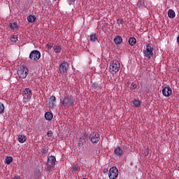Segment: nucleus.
<instances>
[{"label": "nucleus", "mask_w": 179, "mask_h": 179, "mask_svg": "<svg viewBox=\"0 0 179 179\" xmlns=\"http://www.w3.org/2000/svg\"><path fill=\"white\" fill-rule=\"evenodd\" d=\"M60 106L64 108H71L75 106V99L71 95L66 94L60 98Z\"/></svg>", "instance_id": "1"}, {"label": "nucleus", "mask_w": 179, "mask_h": 179, "mask_svg": "<svg viewBox=\"0 0 179 179\" xmlns=\"http://www.w3.org/2000/svg\"><path fill=\"white\" fill-rule=\"evenodd\" d=\"M56 162H57V158H55V157L50 156L48 157L47 164H46L47 171H49V173H51V171H54Z\"/></svg>", "instance_id": "2"}, {"label": "nucleus", "mask_w": 179, "mask_h": 179, "mask_svg": "<svg viewBox=\"0 0 179 179\" xmlns=\"http://www.w3.org/2000/svg\"><path fill=\"white\" fill-rule=\"evenodd\" d=\"M41 58V53L38 50H32L29 54V59L31 62H38Z\"/></svg>", "instance_id": "3"}, {"label": "nucleus", "mask_w": 179, "mask_h": 179, "mask_svg": "<svg viewBox=\"0 0 179 179\" xmlns=\"http://www.w3.org/2000/svg\"><path fill=\"white\" fill-rule=\"evenodd\" d=\"M120 68H121V64L118 60H113L110 62L109 69L110 72H114V73H117L120 71Z\"/></svg>", "instance_id": "4"}, {"label": "nucleus", "mask_w": 179, "mask_h": 179, "mask_svg": "<svg viewBox=\"0 0 179 179\" xmlns=\"http://www.w3.org/2000/svg\"><path fill=\"white\" fill-rule=\"evenodd\" d=\"M17 75L20 79H26L29 75V69L24 66H20L17 71Z\"/></svg>", "instance_id": "5"}, {"label": "nucleus", "mask_w": 179, "mask_h": 179, "mask_svg": "<svg viewBox=\"0 0 179 179\" xmlns=\"http://www.w3.org/2000/svg\"><path fill=\"white\" fill-rule=\"evenodd\" d=\"M88 138L90 142L94 145V143H99V142H100V134L95 131L91 132Z\"/></svg>", "instance_id": "6"}, {"label": "nucleus", "mask_w": 179, "mask_h": 179, "mask_svg": "<svg viewBox=\"0 0 179 179\" xmlns=\"http://www.w3.org/2000/svg\"><path fill=\"white\" fill-rule=\"evenodd\" d=\"M108 177L110 179H115L118 177V169L115 166H113L109 170Z\"/></svg>", "instance_id": "7"}, {"label": "nucleus", "mask_w": 179, "mask_h": 179, "mask_svg": "<svg viewBox=\"0 0 179 179\" xmlns=\"http://www.w3.org/2000/svg\"><path fill=\"white\" fill-rule=\"evenodd\" d=\"M144 55L148 59H150L153 57V48L151 47L149 44L146 45V49L144 50Z\"/></svg>", "instance_id": "8"}, {"label": "nucleus", "mask_w": 179, "mask_h": 179, "mask_svg": "<svg viewBox=\"0 0 179 179\" xmlns=\"http://www.w3.org/2000/svg\"><path fill=\"white\" fill-rule=\"evenodd\" d=\"M69 68V65L68 62H63L59 65V72L60 73H66L68 72V69Z\"/></svg>", "instance_id": "9"}, {"label": "nucleus", "mask_w": 179, "mask_h": 179, "mask_svg": "<svg viewBox=\"0 0 179 179\" xmlns=\"http://www.w3.org/2000/svg\"><path fill=\"white\" fill-rule=\"evenodd\" d=\"M162 94L165 97H170L171 94H173V90H171V87L170 86L167 87H162Z\"/></svg>", "instance_id": "10"}, {"label": "nucleus", "mask_w": 179, "mask_h": 179, "mask_svg": "<svg viewBox=\"0 0 179 179\" xmlns=\"http://www.w3.org/2000/svg\"><path fill=\"white\" fill-rule=\"evenodd\" d=\"M87 134H84L83 136L78 139V148H82V146H83V145L86 143L85 139H87Z\"/></svg>", "instance_id": "11"}, {"label": "nucleus", "mask_w": 179, "mask_h": 179, "mask_svg": "<svg viewBox=\"0 0 179 179\" xmlns=\"http://www.w3.org/2000/svg\"><path fill=\"white\" fill-rule=\"evenodd\" d=\"M42 173H43V169H36L34 174V178L35 179H41Z\"/></svg>", "instance_id": "12"}, {"label": "nucleus", "mask_w": 179, "mask_h": 179, "mask_svg": "<svg viewBox=\"0 0 179 179\" xmlns=\"http://www.w3.org/2000/svg\"><path fill=\"white\" fill-rule=\"evenodd\" d=\"M57 101V98L55 97V96H50V101L49 102V106L50 107H51L52 108H54V107H55V103Z\"/></svg>", "instance_id": "13"}, {"label": "nucleus", "mask_w": 179, "mask_h": 179, "mask_svg": "<svg viewBox=\"0 0 179 179\" xmlns=\"http://www.w3.org/2000/svg\"><path fill=\"white\" fill-rule=\"evenodd\" d=\"M113 42L117 45H120L122 43V37H121V36L120 35H117L114 39H113Z\"/></svg>", "instance_id": "14"}, {"label": "nucleus", "mask_w": 179, "mask_h": 179, "mask_svg": "<svg viewBox=\"0 0 179 179\" xmlns=\"http://www.w3.org/2000/svg\"><path fill=\"white\" fill-rule=\"evenodd\" d=\"M113 153L115 155V156L121 157V156H122V149H121V147H117L116 149H115Z\"/></svg>", "instance_id": "15"}, {"label": "nucleus", "mask_w": 179, "mask_h": 179, "mask_svg": "<svg viewBox=\"0 0 179 179\" xmlns=\"http://www.w3.org/2000/svg\"><path fill=\"white\" fill-rule=\"evenodd\" d=\"M168 17L170 18V19H174L176 17V12L173 11V9H169L168 10Z\"/></svg>", "instance_id": "16"}, {"label": "nucleus", "mask_w": 179, "mask_h": 179, "mask_svg": "<svg viewBox=\"0 0 179 179\" xmlns=\"http://www.w3.org/2000/svg\"><path fill=\"white\" fill-rule=\"evenodd\" d=\"M141 104H142V101L138 99H134L133 100V106L134 107H141Z\"/></svg>", "instance_id": "17"}, {"label": "nucleus", "mask_w": 179, "mask_h": 179, "mask_svg": "<svg viewBox=\"0 0 179 179\" xmlns=\"http://www.w3.org/2000/svg\"><path fill=\"white\" fill-rule=\"evenodd\" d=\"M27 20L29 22V23H34V22H36V15H29L27 17Z\"/></svg>", "instance_id": "18"}, {"label": "nucleus", "mask_w": 179, "mask_h": 179, "mask_svg": "<svg viewBox=\"0 0 179 179\" xmlns=\"http://www.w3.org/2000/svg\"><path fill=\"white\" fill-rule=\"evenodd\" d=\"M27 139V138L23 134L20 135L17 138L18 142H20V143H24Z\"/></svg>", "instance_id": "19"}, {"label": "nucleus", "mask_w": 179, "mask_h": 179, "mask_svg": "<svg viewBox=\"0 0 179 179\" xmlns=\"http://www.w3.org/2000/svg\"><path fill=\"white\" fill-rule=\"evenodd\" d=\"M53 115L50 112H46L45 113V120H47V121H51V120H52L53 118Z\"/></svg>", "instance_id": "20"}, {"label": "nucleus", "mask_w": 179, "mask_h": 179, "mask_svg": "<svg viewBox=\"0 0 179 179\" xmlns=\"http://www.w3.org/2000/svg\"><path fill=\"white\" fill-rule=\"evenodd\" d=\"M53 50L56 54H59V52H61V51H62V48H61V46L59 45H55L53 47Z\"/></svg>", "instance_id": "21"}, {"label": "nucleus", "mask_w": 179, "mask_h": 179, "mask_svg": "<svg viewBox=\"0 0 179 179\" xmlns=\"http://www.w3.org/2000/svg\"><path fill=\"white\" fill-rule=\"evenodd\" d=\"M129 44L131 45V47H134L135 44H136V38L131 37L129 39Z\"/></svg>", "instance_id": "22"}, {"label": "nucleus", "mask_w": 179, "mask_h": 179, "mask_svg": "<svg viewBox=\"0 0 179 179\" xmlns=\"http://www.w3.org/2000/svg\"><path fill=\"white\" fill-rule=\"evenodd\" d=\"M10 28L11 30H16L17 29V22L10 23Z\"/></svg>", "instance_id": "23"}, {"label": "nucleus", "mask_w": 179, "mask_h": 179, "mask_svg": "<svg viewBox=\"0 0 179 179\" xmlns=\"http://www.w3.org/2000/svg\"><path fill=\"white\" fill-rule=\"evenodd\" d=\"M13 162V157L9 156L6 158V164H10Z\"/></svg>", "instance_id": "24"}, {"label": "nucleus", "mask_w": 179, "mask_h": 179, "mask_svg": "<svg viewBox=\"0 0 179 179\" xmlns=\"http://www.w3.org/2000/svg\"><path fill=\"white\" fill-rule=\"evenodd\" d=\"M90 39L91 41H96L97 40V34H92L90 36Z\"/></svg>", "instance_id": "25"}, {"label": "nucleus", "mask_w": 179, "mask_h": 179, "mask_svg": "<svg viewBox=\"0 0 179 179\" xmlns=\"http://www.w3.org/2000/svg\"><path fill=\"white\" fill-rule=\"evenodd\" d=\"M23 93L24 95L31 94V90H30V88H25Z\"/></svg>", "instance_id": "26"}, {"label": "nucleus", "mask_w": 179, "mask_h": 179, "mask_svg": "<svg viewBox=\"0 0 179 179\" xmlns=\"http://www.w3.org/2000/svg\"><path fill=\"white\" fill-rule=\"evenodd\" d=\"M5 111V105L0 102V114H2Z\"/></svg>", "instance_id": "27"}, {"label": "nucleus", "mask_w": 179, "mask_h": 179, "mask_svg": "<svg viewBox=\"0 0 179 179\" xmlns=\"http://www.w3.org/2000/svg\"><path fill=\"white\" fill-rule=\"evenodd\" d=\"M137 5L139 8H142L143 6H145V1H143V0H140L138 1Z\"/></svg>", "instance_id": "28"}, {"label": "nucleus", "mask_w": 179, "mask_h": 179, "mask_svg": "<svg viewBox=\"0 0 179 179\" xmlns=\"http://www.w3.org/2000/svg\"><path fill=\"white\" fill-rule=\"evenodd\" d=\"M10 40L11 43H16V41H17V36L13 35V36H11Z\"/></svg>", "instance_id": "29"}, {"label": "nucleus", "mask_w": 179, "mask_h": 179, "mask_svg": "<svg viewBox=\"0 0 179 179\" xmlns=\"http://www.w3.org/2000/svg\"><path fill=\"white\" fill-rule=\"evenodd\" d=\"M92 88L94 89V90H97V89H99V83H93Z\"/></svg>", "instance_id": "30"}, {"label": "nucleus", "mask_w": 179, "mask_h": 179, "mask_svg": "<svg viewBox=\"0 0 179 179\" xmlns=\"http://www.w3.org/2000/svg\"><path fill=\"white\" fill-rule=\"evenodd\" d=\"M136 87H137L136 83H132L131 84L130 89H131V90H135V89H136Z\"/></svg>", "instance_id": "31"}, {"label": "nucleus", "mask_w": 179, "mask_h": 179, "mask_svg": "<svg viewBox=\"0 0 179 179\" xmlns=\"http://www.w3.org/2000/svg\"><path fill=\"white\" fill-rule=\"evenodd\" d=\"M122 23H124V20H122V19L117 20V24H118V26H120V24H122Z\"/></svg>", "instance_id": "32"}, {"label": "nucleus", "mask_w": 179, "mask_h": 179, "mask_svg": "<svg viewBox=\"0 0 179 179\" xmlns=\"http://www.w3.org/2000/svg\"><path fill=\"white\" fill-rule=\"evenodd\" d=\"M72 170L73 171L76 172L78 171V170H79V166L74 165L72 166Z\"/></svg>", "instance_id": "33"}, {"label": "nucleus", "mask_w": 179, "mask_h": 179, "mask_svg": "<svg viewBox=\"0 0 179 179\" xmlns=\"http://www.w3.org/2000/svg\"><path fill=\"white\" fill-rule=\"evenodd\" d=\"M54 47V43H48L47 44V48H49L50 50H51V48Z\"/></svg>", "instance_id": "34"}, {"label": "nucleus", "mask_w": 179, "mask_h": 179, "mask_svg": "<svg viewBox=\"0 0 179 179\" xmlns=\"http://www.w3.org/2000/svg\"><path fill=\"white\" fill-rule=\"evenodd\" d=\"M24 99H27V100H30L31 99V94H29L27 95H24Z\"/></svg>", "instance_id": "35"}, {"label": "nucleus", "mask_w": 179, "mask_h": 179, "mask_svg": "<svg viewBox=\"0 0 179 179\" xmlns=\"http://www.w3.org/2000/svg\"><path fill=\"white\" fill-rule=\"evenodd\" d=\"M42 152H43L44 155H47V153H48V149H47V148H43Z\"/></svg>", "instance_id": "36"}, {"label": "nucleus", "mask_w": 179, "mask_h": 179, "mask_svg": "<svg viewBox=\"0 0 179 179\" xmlns=\"http://www.w3.org/2000/svg\"><path fill=\"white\" fill-rule=\"evenodd\" d=\"M52 131L50 130L48 131L47 135L48 136H52Z\"/></svg>", "instance_id": "37"}, {"label": "nucleus", "mask_w": 179, "mask_h": 179, "mask_svg": "<svg viewBox=\"0 0 179 179\" xmlns=\"http://www.w3.org/2000/svg\"><path fill=\"white\" fill-rule=\"evenodd\" d=\"M13 179H22V178L19 176H15Z\"/></svg>", "instance_id": "38"}, {"label": "nucleus", "mask_w": 179, "mask_h": 179, "mask_svg": "<svg viewBox=\"0 0 179 179\" xmlns=\"http://www.w3.org/2000/svg\"><path fill=\"white\" fill-rule=\"evenodd\" d=\"M177 43H178V44L179 45V35L178 36V37H177Z\"/></svg>", "instance_id": "39"}, {"label": "nucleus", "mask_w": 179, "mask_h": 179, "mask_svg": "<svg viewBox=\"0 0 179 179\" xmlns=\"http://www.w3.org/2000/svg\"><path fill=\"white\" fill-rule=\"evenodd\" d=\"M70 1V2H75V1H76V0H69Z\"/></svg>", "instance_id": "40"}, {"label": "nucleus", "mask_w": 179, "mask_h": 179, "mask_svg": "<svg viewBox=\"0 0 179 179\" xmlns=\"http://www.w3.org/2000/svg\"><path fill=\"white\" fill-rule=\"evenodd\" d=\"M148 155H149V151H147L146 156H148Z\"/></svg>", "instance_id": "41"}, {"label": "nucleus", "mask_w": 179, "mask_h": 179, "mask_svg": "<svg viewBox=\"0 0 179 179\" xmlns=\"http://www.w3.org/2000/svg\"><path fill=\"white\" fill-rule=\"evenodd\" d=\"M178 170L179 171V164L177 165Z\"/></svg>", "instance_id": "42"}]
</instances>
